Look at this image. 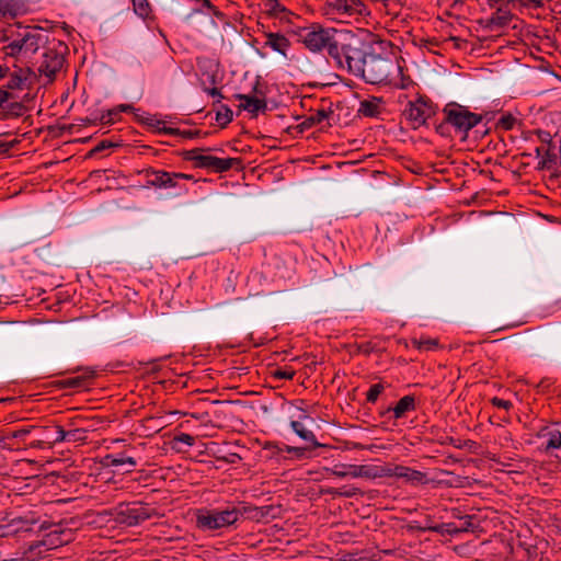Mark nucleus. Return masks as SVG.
Here are the masks:
<instances>
[{"instance_id":"1","label":"nucleus","mask_w":561,"mask_h":561,"mask_svg":"<svg viewBox=\"0 0 561 561\" xmlns=\"http://www.w3.org/2000/svg\"><path fill=\"white\" fill-rule=\"evenodd\" d=\"M370 84H389L407 89L411 83L403 75V68L397 59L368 55L358 76Z\"/></svg>"},{"instance_id":"2","label":"nucleus","mask_w":561,"mask_h":561,"mask_svg":"<svg viewBox=\"0 0 561 561\" xmlns=\"http://www.w3.org/2000/svg\"><path fill=\"white\" fill-rule=\"evenodd\" d=\"M330 57L337 68L356 77L367 56L362 49L359 37L351 31L341 30L330 50Z\"/></svg>"},{"instance_id":"3","label":"nucleus","mask_w":561,"mask_h":561,"mask_svg":"<svg viewBox=\"0 0 561 561\" xmlns=\"http://www.w3.org/2000/svg\"><path fill=\"white\" fill-rule=\"evenodd\" d=\"M42 42V35L30 27H10L0 37L1 51L5 56H30L37 51Z\"/></svg>"},{"instance_id":"4","label":"nucleus","mask_w":561,"mask_h":561,"mask_svg":"<svg viewBox=\"0 0 561 561\" xmlns=\"http://www.w3.org/2000/svg\"><path fill=\"white\" fill-rule=\"evenodd\" d=\"M339 33V30L323 27L320 24H312L309 27L301 30L299 37L310 51L319 53L327 49L330 55V50L332 49Z\"/></svg>"},{"instance_id":"5","label":"nucleus","mask_w":561,"mask_h":561,"mask_svg":"<svg viewBox=\"0 0 561 561\" xmlns=\"http://www.w3.org/2000/svg\"><path fill=\"white\" fill-rule=\"evenodd\" d=\"M324 14L336 22L351 23L367 14V9L360 0H325Z\"/></svg>"},{"instance_id":"6","label":"nucleus","mask_w":561,"mask_h":561,"mask_svg":"<svg viewBox=\"0 0 561 561\" xmlns=\"http://www.w3.org/2000/svg\"><path fill=\"white\" fill-rule=\"evenodd\" d=\"M240 517V512L234 508L202 510L197 513L196 523L201 529L216 530L233 525Z\"/></svg>"},{"instance_id":"7","label":"nucleus","mask_w":561,"mask_h":561,"mask_svg":"<svg viewBox=\"0 0 561 561\" xmlns=\"http://www.w3.org/2000/svg\"><path fill=\"white\" fill-rule=\"evenodd\" d=\"M444 114L446 122L463 134H467L482 121L481 115L472 113L467 107L458 104L447 105L444 108Z\"/></svg>"},{"instance_id":"8","label":"nucleus","mask_w":561,"mask_h":561,"mask_svg":"<svg viewBox=\"0 0 561 561\" xmlns=\"http://www.w3.org/2000/svg\"><path fill=\"white\" fill-rule=\"evenodd\" d=\"M66 46L58 43L53 47L46 48L42 56V61L38 66V72L47 79V82H53L56 75L62 69L65 64Z\"/></svg>"},{"instance_id":"9","label":"nucleus","mask_w":561,"mask_h":561,"mask_svg":"<svg viewBox=\"0 0 561 561\" xmlns=\"http://www.w3.org/2000/svg\"><path fill=\"white\" fill-rule=\"evenodd\" d=\"M206 149H192L187 151L186 158L193 161L195 167L208 169L215 172L228 171L232 168L236 159L218 158L207 153Z\"/></svg>"},{"instance_id":"10","label":"nucleus","mask_w":561,"mask_h":561,"mask_svg":"<svg viewBox=\"0 0 561 561\" xmlns=\"http://www.w3.org/2000/svg\"><path fill=\"white\" fill-rule=\"evenodd\" d=\"M332 476L337 478H364V479H378L381 471L380 466L375 465H352V463H341L335 465L332 469H330Z\"/></svg>"},{"instance_id":"11","label":"nucleus","mask_w":561,"mask_h":561,"mask_svg":"<svg viewBox=\"0 0 561 561\" xmlns=\"http://www.w3.org/2000/svg\"><path fill=\"white\" fill-rule=\"evenodd\" d=\"M434 113L435 111L432 103L424 98H419L415 101L409 102L404 110V115L413 129H417L423 126L426 121L434 115Z\"/></svg>"},{"instance_id":"12","label":"nucleus","mask_w":561,"mask_h":561,"mask_svg":"<svg viewBox=\"0 0 561 561\" xmlns=\"http://www.w3.org/2000/svg\"><path fill=\"white\" fill-rule=\"evenodd\" d=\"M380 471L379 478L396 477L412 485L424 484L427 481L424 472L401 465L380 466Z\"/></svg>"},{"instance_id":"13","label":"nucleus","mask_w":561,"mask_h":561,"mask_svg":"<svg viewBox=\"0 0 561 561\" xmlns=\"http://www.w3.org/2000/svg\"><path fill=\"white\" fill-rule=\"evenodd\" d=\"M152 510L146 506L136 505L133 507H126L121 512L123 522L129 526L138 525L151 517Z\"/></svg>"},{"instance_id":"14","label":"nucleus","mask_w":561,"mask_h":561,"mask_svg":"<svg viewBox=\"0 0 561 561\" xmlns=\"http://www.w3.org/2000/svg\"><path fill=\"white\" fill-rule=\"evenodd\" d=\"M538 437L543 439L542 445L546 450L561 448V431L557 425L541 428L538 433Z\"/></svg>"},{"instance_id":"15","label":"nucleus","mask_w":561,"mask_h":561,"mask_svg":"<svg viewBox=\"0 0 561 561\" xmlns=\"http://www.w3.org/2000/svg\"><path fill=\"white\" fill-rule=\"evenodd\" d=\"M264 45L287 58V53L290 48V41L280 33L270 32L265 34Z\"/></svg>"},{"instance_id":"16","label":"nucleus","mask_w":561,"mask_h":561,"mask_svg":"<svg viewBox=\"0 0 561 561\" xmlns=\"http://www.w3.org/2000/svg\"><path fill=\"white\" fill-rule=\"evenodd\" d=\"M236 98L240 101L239 107L249 113L257 114L266 108V102L263 99L245 94H237Z\"/></svg>"},{"instance_id":"17","label":"nucleus","mask_w":561,"mask_h":561,"mask_svg":"<svg viewBox=\"0 0 561 561\" xmlns=\"http://www.w3.org/2000/svg\"><path fill=\"white\" fill-rule=\"evenodd\" d=\"M382 102L378 98H370L360 101L358 114L365 117H376L381 113Z\"/></svg>"},{"instance_id":"18","label":"nucleus","mask_w":561,"mask_h":561,"mask_svg":"<svg viewBox=\"0 0 561 561\" xmlns=\"http://www.w3.org/2000/svg\"><path fill=\"white\" fill-rule=\"evenodd\" d=\"M192 176L184 173L168 172L164 179L163 188H179V194L187 192V188L180 183L182 180H191Z\"/></svg>"},{"instance_id":"19","label":"nucleus","mask_w":561,"mask_h":561,"mask_svg":"<svg viewBox=\"0 0 561 561\" xmlns=\"http://www.w3.org/2000/svg\"><path fill=\"white\" fill-rule=\"evenodd\" d=\"M394 419H401L409 411L415 410V399L413 396L402 397L394 408L391 409Z\"/></svg>"},{"instance_id":"20","label":"nucleus","mask_w":561,"mask_h":561,"mask_svg":"<svg viewBox=\"0 0 561 561\" xmlns=\"http://www.w3.org/2000/svg\"><path fill=\"white\" fill-rule=\"evenodd\" d=\"M290 426L293 431L304 440L311 443L314 447L320 446L316 440V435L312 431L307 430L299 421H291Z\"/></svg>"},{"instance_id":"21","label":"nucleus","mask_w":561,"mask_h":561,"mask_svg":"<svg viewBox=\"0 0 561 561\" xmlns=\"http://www.w3.org/2000/svg\"><path fill=\"white\" fill-rule=\"evenodd\" d=\"M488 3L491 8H495L499 13H503V19H507L506 15L511 7H518V0H488Z\"/></svg>"},{"instance_id":"22","label":"nucleus","mask_w":561,"mask_h":561,"mask_svg":"<svg viewBox=\"0 0 561 561\" xmlns=\"http://www.w3.org/2000/svg\"><path fill=\"white\" fill-rule=\"evenodd\" d=\"M134 12L141 19L151 18L152 8L148 0H131Z\"/></svg>"},{"instance_id":"23","label":"nucleus","mask_w":561,"mask_h":561,"mask_svg":"<svg viewBox=\"0 0 561 561\" xmlns=\"http://www.w3.org/2000/svg\"><path fill=\"white\" fill-rule=\"evenodd\" d=\"M106 465L112 467H118L128 465L130 468L136 467L137 461L133 457H125V456H114V455H107L105 457Z\"/></svg>"},{"instance_id":"24","label":"nucleus","mask_w":561,"mask_h":561,"mask_svg":"<svg viewBox=\"0 0 561 561\" xmlns=\"http://www.w3.org/2000/svg\"><path fill=\"white\" fill-rule=\"evenodd\" d=\"M2 110L3 113L0 115V118H7L9 116L22 115L24 107L20 102H11L7 103Z\"/></svg>"},{"instance_id":"25","label":"nucleus","mask_w":561,"mask_h":561,"mask_svg":"<svg viewBox=\"0 0 561 561\" xmlns=\"http://www.w3.org/2000/svg\"><path fill=\"white\" fill-rule=\"evenodd\" d=\"M168 172L162 170H153L149 173L148 184L157 188H163L164 179Z\"/></svg>"},{"instance_id":"26","label":"nucleus","mask_w":561,"mask_h":561,"mask_svg":"<svg viewBox=\"0 0 561 561\" xmlns=\"http://www.w3.org/2000/svg\"><path fill=\"white\" fill-rule=\"evenodd\" d=\"M517 124L518 119L514 115L507 113L500 117L496 123V127L502 130H512Z\"/></svg>"},{"instance_id":"27","label":"nucleus","mask_w":561,"mask_h":561,"mask_svg":"<svg viewBox=\"0 0 561 561\" xmlns=\"http://www.w3.org/2000/svg\"><path fill=\"white\" fill-rule=\"evenodd\" d=\"M233 114L232 111L227 105H220L219 110L216 113V121L221 126H226L232 121Z\"/></svg>"},{"instance_id":"28","label":"nucleus","mask_w":561,"mask_h":561,"mask_svg":"<svg viewBox=\"0 0 561 561\" xmlns=\"http://www.w3.org/2000/svg\"><path fill=\"white\" fill-rule=\"evenodd\" d=\"M412 343L420 351H431L438 346V342L435 339H420L414 340Z\"/></svg>"},{"instance_id":"29","label":"nucleus","mask_w":561,"mask_h":561,"mask_svg":"<svg viewBox=\"0 0 561 561\" xmlns=\"http://www.w3.org/2000/svg\"><path fill=\"white\" fill-rule=\"evenodd\" d=\"M26 80V76L23 70H19V73H13L8 83L10 89H22L24 82Z\"/></svg>"},{"instance_id":"30","label":"nucleus","mask_w":561,"mask_h":561,"mask_svg":"<svg viewBox=\"0 0 561 561\" xmlns=\"http://www.w3.org/2000/svg\"><path fill=\"white\" fill-rule=\"evenodd\" d=\"M383 390H385V387L382 383H375V385L370 386L369 390L367 391V396H366L367 401L370 403H375Z\"/></svg>"},{"instance_id":"31","label":"nucleus","mask_w":561,"mask_h":561,"mask_svg":"<svg viewBox=\"0 0 561 561\" xmlns=\"http://www.w3.org/2000/svg\"><path fill=\"white\" fill-rule=\"evenodd\" d=\"M118 115L117 111H115V107L112 110H108L107 112L103 113L99 118L91 119L90 122L95 124L96 122H100L101 124H112L115 121V117Z\"/></svg>"},{"instance_id":"32","label":"nucleus","mask_w":561,"mask_h":561,"mask_svg":"<svg viewBox=\"0 0 561 561\" xmlns=\"http://www.w3.org/2000/svg\"><path fill=\"white\" fill-rule=\"evenodd\" d=\"M85 431L81 428H75L70 431H66V442H80L85 439Z\"/></svg>"},{"instance_id":"33","label":"nucleus","mask_w":561,"mask_h":561,"mask_svg":"<svg viewBox=\"0 0 561 561\" xmlns=\"http://www.w3.org/2000/svg\"><path fill=\"white\" fill-rule=\"evenodd\" d=\"M285 450L290 454L291 459H304L307 457L308 449L305 447H290L285 446Z\"/></svg>"},{"instance_id":"34","label":"nucleus","mask_w":561,"mask_h":561,"mask_svg":"<svg viewBox=\"0 0 561 561\" xmlns=\"http://www.w3.org/2000/svg\"><path fill=\"white\" fill-rule=\"evenodd\" d=\"M35 426H25L5 434L4 438H23L28 435Z\"/></svg>"},{"instance_id":"35","label":"nucleus","mask_w":561,"mask_h":561,"mask_svg":"<svg viewBox=\"0 0 561 561\" xmlns=\"http://www.w3.org/2000/svg\"><path fill=\"white\" fill-rule=\"evenodd\" d=\"M174 443H181L188 447H192L195 444V438L186 433H181L174 437Z\"/></svg>"},{"instance_id":"36","label":"nucleus","mask_w":561,"mask_h":561,"mask_svg":"<svg viewBox=\"0 0 561 561\" xmlns=\"http://www.w3.org/2000/svg\"><path fill=\"white\" fill-rule=\"evenodd\" d=\"M53 427L56 431V437L53 439L51 445L66 442V431L62 426L55 424Z\"/></svg>"},{"instance_id":"37","label":"nucleus","mask_w":561,"mask_h":561,"mask_svg":"<svg viewBox=\"0 0 561 561\" xmlns=\"http://www.w3.org/2000/svg\"><path fill=\"white\" fill-rule=\"evenodd\" d=\"M273 375L275 378H278V379L290 380L294 378L295 371L291 369H276Z\"/></svg>"},{"instance_id":"38","label":"nucleus","mask_w":561,"mask_h":561,"mask_svg":"<svg viewBox=\"0 0 561 561\" xmlns=\"http://www.w3.org/2000/svg\"><path fill=\"white\" fill-rule=\"evenodd\" d=\"M491 403L499 408V409H504V410H510L512 408V402L508 401V400H504V399H501V398H496L494 397L492 400H491Z\"/></svg>"},{"instance_id":"39","label":"nucleus","mask_w":561,"mask_h":561,"mask_svg":"<svg viewBox=\"0 0 561 561\" xmlns=\"http://www.w3.org/2000/svg\"><path fill=\"white\" fill-rule=\"evenodd\" d=\"M470 527V523H467V526L465 528H457L455 527L453 524H446V533L449 534V535H456V534H459L461 531H466L468 530Z\"/></svg>"},{"instance_id":"40","label":"nucleus","mask_w":561,"mask_h":561,"mask_svg":"<svg viewBox=\"0 0 561 561\" xmlns=\"http://www.w3.org/2000/svg\"><path fill=\"white\" fill-rule=\"evenodd\" d=\"M542 4V0H518V7H540Z\"/></svg>"},{"instance_id":"41","label":"nucleus","mask_w":561,"mask_h":561,"mask_svg":"<svg viewBox=\"0 0 561 561\" xmlns=\"http://www.w3.org/2000/svg\"><path fill=\"white\" fill-rule=\"evenodd\" d=\"M113 142L112 141H108V140H102L94 149L93 151L94 152H101L107 148H111L113 147Z\"/></svg>"},{"instance_id":"42","label":"nucleus","mask_w":561,"mask_h":561,"mask_svg":"<svg viewBox=\"0 0 561 561\" xmlns=\"http://www.w3.org/2000/svg\"><path fill=\"white\" fill-rule=\"evenodd\" d=\"M358 492H359L358 489L353 488V489L340 491V492H337V494L345 496V497H352V496L356 495Z\"/></svg>"},{"instance_id":"43","label":"nucleus","mask_w":561,"mask_h":561,"mask_svg":"<svg viewBox=\"0 0 561 561\" xmlns=\"http://www.w3.org/2000/svg\"><path fill=\"white\" fill-rule=\"evenodd\" d=\"M10 94L7 91L0 90V107L3 108L8 103Z\"/></svg>"},{"instance_id":"44","label":"nucleus","mask_w":561,"mask_h":561,"mask_svg":"<svg viewBox=\"0 0 561 561\" xmlns=\"http://www.w3.org/2000/svg\"><path fill=\"white\" fill-rule=\"evenodd\" d=\"M206 92L214 98L215 96L218 98V102L224 98L222 94L220 93V91L215 87L210 88V89H206Z\"/></svg>"},{"instance_id":"45","label":"nucleus","mask_w":561,"mask_h":561,"mask_svg":"<svg viewBox=\"0 0 561 561\" xmlns=\"http://www.w3.org/2000/svg\"><path fill=\"white\" fill-rule=\"evenodd\" d=\"M427 529L431 531L444 534V533H446V524L432 526V527H428Z\"/></svg>"},{"instance_id":"46","label":"nucleus","mask_w":561,"mask_h":561,"mask_svg":"<svg viewBox=\"0 0 561 561\" xmlns=\"http://www.w3.org/2000/svg\"><path fill=\"white\" fill-rule=\"evenodd\" d=\"M134 107L129 104H121L118 106L115 107V111H117V113H122V112H129V111H133Z\"/></svg>"},{"instance_id":"47","label":"nucleus","mask_w":561,"mask_h":561,"mask_svg":"<svg viewBox=\"0 0 561 561\" xmlns=\"http://www.w3.org/2000/svg\"><path fill=\"white\" fill-rule=\"evenodd\" d=\"M81 383L79 378H71L68 380V385L71 387H78Z\"/></svg>"},{"instance_id":"48","label":"nucleus","mask_w":561,"mask_h":561,"mask_svg":"<svg viewBox=\"0 0 561 561\" xmlns=\"http://www.w3.org/2000/svg\"><path fill=\"white\" fill-rule=\"evenodd\" d=\"M270 2V8L271 10H276L277 8H279V3L277 2V0H267Z\"/></svg>"},{"instance_id":"49","label":"nucleus","mask_w":561,"mask_h":561,"mask_svg":"<svg viewBox=\"0 0 561 561\" xmlns=\"http://www.w3.org/2000/svg\"><path fill=\"white\" fill-rule=\"evenodd\" d=\"M7 10V3L2 0H0V15H4Z\"/></svg>"},{"instance_id":"50","label":"nucleus","mask_w":561,"mask_h":561,"mask_svg":"<svg viewBox=\"0 0 561 561\" xmlns=\"http://www.w3.org/2000/svg\"><path fill=\"white\" fill-rule=\"evenodd\" d=\"M8 71H9L8 67L0 65V79H2Z\"/></svg>"},{"instance_id":"51","label":"nucleus","mask_w":561,"mask_h":561,"mask_svg":"<svg viewBox=\"0 0 561 561\" xmlns=\"http://www.w3.org/2000/svg\"><path fill=\"white\" fill-rule=\"evenodd\" d=\"M44 442L43 440H36L31 444V447L33 448H42Z\"/></svg>"},{"instance_id":"52","label":"nucleus","mask_w":561,"mask_h":561,"mask_svg":"<svg viewBox=\"0 0 561 561\" xmlns=\"http://www.w3.org/2000/svg\"><path fill=\"white\" fill-rule=\"evenodd\" d=\"M322 118H325V114L323 112L318 113V122H320Z\"/></svg>"},{"instance_id":"53","label":"nucleus","mask_w":561,"mask_h":561,"mask_svg":"<svg viewBox=\"0 0 561 561\" xmlns=\"http://www.w3.org/2000/svg\"><path fill=\"white\" fill-rule=\"evenodd\" d=\"M208 79H209L210 83H215V76L214 75L208 76Z\"/></svg>"}]
</instances>
